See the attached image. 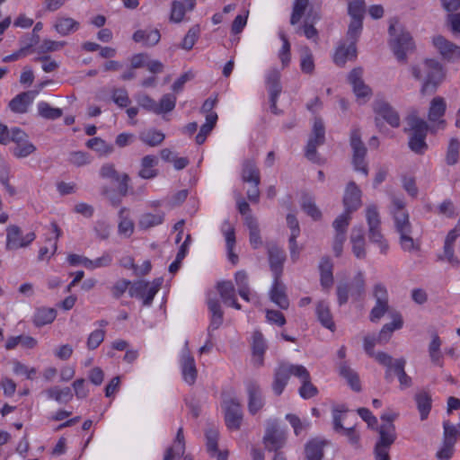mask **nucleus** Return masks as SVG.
Returning a JSON list of instances; mask_svg holds the SVG:
<instances>
[{
	"label": "nucleus",
	"mask_w": 460,
	"mask_h": 460,
	"mask_svg": "<svg viewBox=\"0 0 460 460\" xmlns=\"http://www.w3.org/2000/svg\"><path fill=\"white\" fill-rule=\"evenodd\" d=\"M356 57L357 49L354 44L346 45L345 43H341L336 49L333 56V61L337 66H342L348 60H352L356 58Z\"/></svg>",
	"instance_id": "nucleus-27"
},
{
	"label": "nucleus",
	"mask_w": 460,
	"mask_h": 460,
	"mask_svg": "<svg viewBox=\"0 0 460 460\" xmlns=\"http://www.w3.org/2000/svg\"><path fill=\"white\" fill-rule=\"evenodd\" d=\"M376 359L387 370L385 372V378H389L391 371H394L398 377L400 388L402 390L407 389L412 385V379L405 372L406 360L403 358L394 359L390 355L385 352L376 353Z\"/></svg>",
	"instance_id": "nucleus-4"
},
{
	"label": "nucleus",
	"mask_w": 460,
	"mask_h": 460,
	"mask_svg": "<svg viewBox=\"0 0 460 460\" xmlns=\"http://www.w3.org/2000/svg\"><path fill=\"white\" fill-rule=\"evenodd\" d=\"M374 111L376 115L385 119L393 128L400 126V116L398 112L386 102L378 101L375 103Z\"/></svg>",
	"instance_id": "nucleus-19"
},
{
	"label": "nucleus",
	"mask_w": 460,
	"mask_h": 460,
	"mask_svg": "<svg viewBox=\"0 0 460 460\" xmlns=\"http://www.w3.org/2000/svg\"><path fill=\"white\" fill-rule=\"evenodd\" d=\"M248 394V409L251 414L257 413L264 405L259 385L254 382H249L246 385Z\"/></svg>",
	"instance_id": "nucleus-22"
},
{
	"label": "nucleus",
	"mask_w": 460,
	"mask_h": 460,
	"mask_svg": "<svg viewBox=\"0 0 460 460\" xmlns=\"http://www.w3.org/2000/svg\"><path fill=\"white\" fill-rule=\"evenodd\" d=\"M368 237L372 243L378 245L382 253L385 254L387 252L389 245L381 233L380 226L368 227Z\"/></svg>",
	"instance_id": "nucleus-56"
},
{
	"label": "nucleus",
	"mask_w": 460,
	"mask_h": 460,
	"mask_svg": "<svg viewBox=\"0 0 460 460\" xmlns=\"http://www.w3.org/2000/svg\"><path fill=\"white\" fill-rule=\"evenodd\" d=\"M279 37L282 41V46L278 52V57L282 64V66L286 67L289 65L291 60L290 43L283 31L279 32Z\"/></svg>",
	"instance_id": "nucleus-54"
},
{
	"label": "nucleus",
	"mask_w": 460,
	"mask_h": 460,
	"mask_svg": "<svg viewBox=\"0 0 460 460\" xmlns=\"http://www.w3.org/2000/svg\"><path fill=\"white\" fill-rule=\"evenodd\" d=\"M280 73L277 69H271L266 75V84L269 93H280L281 85L279 83Z\"/></svg>",
	"instance_id": "nucleus-59"
},
{
	"label": "nucleus",
	"mask_w": 460,
	"mask_h": 460,
	"mask_svg": "<svg viewBox=\"0 0 460 460\" xmlns=\"http://www.w3.org/2000/svg\"><path fill=\"white\" fill-rule=\"evenodd\" d=\"M325 140V129L321 119H315L313 126L312 134L305 148V156L312 162H318L316 149L323 145Z\"/></svg>",
	"instance_id": "nucleus-12"
},
{
	"label": "nucleus",
	"mask_w": 460,
	"mask_h": 460,
	"mask_svg": "<svg viewBox=\"0 0 460 460\" xmlns=\"http://www.w3.org/2000/svg\"><path fill=\"white\" fill-rule=\"evenodd\" d=\"M332 262L329 258H323L320 265L321 285L323 288H330L333 284Z\"/></svg>",
	"instance_id": "nucleus-44"
},
{
	"label": "nucleus",
	"mask_w": 460,
	"mask_h": 460,
	"mask_svg": "<svg viewBox=\"0 0 460 460\" xmlns=\"http://www.w3.org/2000/svg\"><path fill=\"white\" fill-rule=\"evenodd\" d=\"M208 307L211 314L210 324L208 326V332H211L218 329L222 324L223 311L221 310V305L217 299H208Z\"/></svg>",
	"instance_id": "nucleus-35"
},
{
	"label": "nucleus",
	"mask_w": 460,
	"mask_h": 460,
	"mask_svg": "<svg viewBox=\"0 0 460 460\" xmlns=\"http://www.w3.org/2000/svg\"><path fill=\"white\" fill-rule=\"evenodd\" d=\"M408 125L411 130L409 140V146L411 151L416 154H424L428 149L426 137L429 130L427 122L417 116H410L408 118Z\"/></svg>",
	"instance_id": "nucleus-5"
},
{
	"label": "nucleus",
	"mask_w": 460,
	"mask_h": 460,
	"mask_svg": "<svg viewBox=\"0 0 460 460\" xmlns=\"http://www.w3.org/2000/svg\"><path fill=\"white\" fill-rule=\"evenodd\" d=\"M269 264L273 279H280L283 273L284 262L286 261L285 251L274 243L266 245Z\"/></svg>",
	"instance_id": "nucleus-16"
},
{
	"label": "nucleus",
	"mask_w": 460,
	"mask_h": 460,
	"mask_svg": "<svg viewBox=\"0 0 460 460\" xmlns=\"http://www.w3.org/2000/svg\"><path fill=\"white\" fill-rule=\"evenodd\" d=\"M158 164V159L155 155H146L141 160V169L138 172L139 177L143 179H153L157 176L158 172L155 167Z\"/></svg>",
	"instance_id": "nucleus-33"
},
{
	"label": "nucleus",
	"mask_w": 460,
	"mask_h": 460,
	"mask_svg": "<svg viewBox=\"0 0 460 460\" xmlns=\"http://www.w3.org/2000/svg\"><path fill=\"white\" fill-rule=\"evenodd\" d=\"M349 285L350 297L358 300L365 292V277L362 271H358Z\"/></svg>",
	"instance_id": "nucleus-49"
},
{
	"label": "nucleus",
	"mask_w": 460,
	"mask_h": 460,
	"mask_svg": "<svg viewBox=\"0 0 460 460\" xmlns=\"http://www.w3.org/2000/svg\"><path fill=\"white\" fill-rule=\"evenodd\" d=\"M176 100V96L173 94H164L157 103V114L172 111L175 107Z\"/></svg>",
	"instance_id": "nucleus-63"
},
{
	"label": "nucleus",
	"mask_w": 460,
	"mask_h": 460,
	"mask_svg": "<svg viewBox=\"0 0 460 460\" xmlns=\"http://www.w3.org/2000/svg\"><path fill=\"white\" fill-rule=\"evenodd\" d=\"M101 177L119 183V192L125 196L128 193L129 176L127 173L119 174L112 164H105L100 170Z\"/></svg>",
	"instance_id": "nucleus-17"
},
{
	"label": "nucleus",
	"mask_w": 460,
	"mask_h": 460,
	"mask_svg": "<svg viewBox=\"0 0 460 460\" xmlns=\"http://www.w3.org/2000/svg\"><path fill=\"white\" fill-rule=\"evenodd\" d=\"M350 243L353 254L359 260L365 259L367 255L366 241L362 227L352 228Z\"/></svg>",
	"instance_id": "nucleus-24"
},
{
	"label": "nucleus",
	"mask_w": 460,
	"mask_h": 460,
	"mask_svg": "<svg viewBox=\"0 0 460 460\" xmlns=\"http://www.w3.org/2000/svg\"><path fill=\"white\" fill-rule=\"evenodd\" d=\"M234 280L238 288V294L243 300L249 302L251 300V289L247 273L244 270L237 271L234 275Z\"/></svg>",
	"instance_id": "nucleus-46"
},
{
	"label": "nucleus",
	"mask_w": 460,
	"mask_h": 460,
	"mask_svg": "<svg viewBox=\"0 0 460 460\" xmlns=\"http://www.w3.org/2000/svg\"><path fill=\"white\" fill-rule=\"evenodd\" d=\"M315 314L321 324L332 331L335 327L332 314L331 313L330 305L326 301H319L315 306Z\"/></svg>",
	"instance_id": "nucleus-28"
},
{
	"label": "nucleus",
	"mask_w": 460,
	"mask_h": 460,
	"mask_svg": "<svg viewBox=\"0 0 460 460\" xmlns=\"http://www.w3.org/2000/svg\"><path fill=\"white\" fill-rule=\"evenodd\" d=\"M270 296V300L281 309H287L289 306V301L286 294V287L281 282L280 279H273Z\"/></svg>",
	"instance_id": "nucleus-23"
},
{
	"label": "nucleus",
	"mask_w": 460,
	"mask_h": 460,
	"mask_svg": "<svg viewBox=\"0 0 460 460\" xmlns=\"http://www.w3.org/2000/svg\"><path fill=\"white\" fill-rule=\"evenodd\" d=\"M402 327V318L400 314L394 313L393 314V321L390 323H386L383 326L381 329L378 336H377V341L378 343H386L393 332L395 330H399Z\"/></svg>",
	"instance_id": "nucleus-32"
},
{
	"label": "nucleus",
	"mask_w": 460,
	"mask_h": 460,
	"mask_svg": "<svg viewBox=\"0 0 460 460\" xmlns=\"http://www.w3.org/2000/svg\"><path fill=\"white\" fill-rule=\"evenodd\" d=\"M444 436L443 441L449 445H454L456 439L460 438V424H452L448 420L443 422Z\"/></svg>",
	"instance_id": "nucleus-52"
},
{
	"label": "nucleus",
	"mask_w": 460,
	"mask_h": 460,
	"mask_svg": "<svg viewBox=\"0 0 460 460\" xmlns=\"http://www.w3.org/2000/svg\"><path fill=\"white\" fill-rule=\"evenodd\" d=\"M12 142L15 146L12 149L17 158H25L36 151V146L28 139V135L19 128H13Z\"/></svg>",
	"instance_id": "nucleus-14"
},
{
	"label": "nucleus",
	"mask_w": 460,
	"mask_h": 460,
	"mask_svg": "<svg viewBox=\"0 0 460 460\" xmlns=\"http://www.w3.org/2000/svg\"><path fill=\"white\" fill-rule=\"evenodd\" d=\"M113 261V257L110 252H103L102 256L96 258L95 260H88L86 261L87 265L86 269L90 270H93L98 268H105L109 267Z\"/></svg>",
	"instance_id": "nucleus-62"
},
{
	"label": "nucleus",
	"mask_w": 460,
	"mask_h": 460,
	"mask_svg": "<svg viewBox=\"0 0 460 460\" xmlns=\"http://www.w3.org/2000/svg\"><path fill=\"white\" fill-rule=\"evenodd\" d=\"M46 393L49 399L55 400L58 402H67L73 397L69 387L58 388L55 386L47 390Z\"/></svg>",
	"instance_id": "nucleus-53"
},
{
	"label": "nucleus",
	"mask_w": 460,
	"mask_h": 460,
	"mask_svg": "<svg viewBox=\"0 0 460 460\" xmlns=\"http://www.w3.org/2000/svg\"><path fill=\"white\" fill-rule=\"evenodd\" d=\"M37 109L39 114L47 119H57L60 118L63 114V111L59 108H54L51 107L48 102H40L37 104Z\"/></svg>",
	"instance_id": "nucleus-55"
},
{
	"label": "nucleus",
	"mask_w": 460,
	"mask_h": 460,
	"mask_svg": "<svg viewBox=\"0 0 460 460\" xmlns=\"http://www.w3.org/2000/svg\"><path fill=\"white\" fill-rule=\"evenodd\" d=\"M446 111V102L442 97H435L431 102L429 110V120L431 123L438 122V126L433 127L431 128L432 131H436L438 128H444L445 120L441 118L443 117Z\"/></svg>",
	"instance_id": "nucleus-20"
},
{
	"label": "nucleus",
	"mask_w": 460,
	"mask_h": 460,
	"mask_svg": "<svg viewBox=\"0 0 460 460\" xmlns=\"http://www.w3.org/2000/svg\"><path fill=\"white\" fill-rule=\"evenodd\" d=\"M217 121V113H208L206 115V122L201 126L199 132L196 136V143L198 145H201L205 142L208 135L211 132V130L216 126Z\"/></svg>",
	"instance_id": "nucleus-48"
},
{
	"label": "nucleus",
	"mask_w": 460,
	"mask_h": 460,
	"mask_svg": "<svg viewBox=\"0 0 460 460\" xmlns=\"http://www.w3.org/2000/svg\"><path fill=\"white\" fill-rule=\"evenodd\" d=\"M340 375L345 378L352 390L359 392L361 390L360 381L358 374L343 361L339 366Z\"/></svg>",
	"instance_id": "nucleus-41"
},
{
	"label": "nucleus",
	"mask_w": 460,
	"mask_h": 460,
	"mask_svg": "<svg viewBox=\"0 0 460 460\" xmlns=\"http://www.w3.org/2000/svg\"><path fill=\"white\" fill-rule=\"evenodd\" d=\"M164 220V213L163 211H157L155 213L146 212L140 216L137 226L141 230H148L162 225Z\"/></svg>",
	"instance_id": "nucleus-31"
},
{
	"label": "nucleus",
	"mask_w": 460,
	"mask_h": 460,
	"mask_svg": "<svg viewBox=\"0 0 460 460\" xmlns=\"http://www.w3.org/2000/svg\"><path fill=\"white\" fill-rule=\"evenodd\" d=\"M290 376L285 364H281L275 371L274 381L272 389L277 395L282 394L285 386L287 385Z\"/></svg>",
	"instance_id": "nucleus-42"
},
{
	"label": "nucleus",
	"mask_w": 460,
	"mask_h": 460,
	"mask_svg": "<svg viewBox=\"0 0 460 460\" xmlns=\"http://www.w3.org/2000/svg\"><path fill=\"white\" fill-rule=\"evenodd\" d=\"M87 147L96 151L101 155H107L113 152V146L100 137H93L86 142Z\"/></svg>",
	"instance_id": "nucleus-57"
},
{
	"label": "nucleus",
	"mask_w": 460,
	"mask_h": 460,
	"mask_svg": "<svg viewBox=\"0 0 460 460\" xmlns=\"http://www.w3.org/2000/svg\"><path fill=\"white\" fill-rule=\"evenodd\" d=\"M365 10L366 6L363 0H354L349 3L348 13L351 21L359 19L363 22Z\"/></svg>",
	"instance_id": "nucleus-61"
},
{
	"label": "nucleus",
	"mask_w": 460,
	"mask_h": 460,
	"mask_svg": "<svg viewBox=\"0 0 460 460\" xmlns=\"http://www.w3.org/2000/svg\"><path fill=\"white\" fill-rule=\"evenodd\" d=\"M308 4L309 0H295L290 17V23L292 25H296L300 22L308 7Z\"/></svg>",
	"instance_id": "nucleus-60"
},
{
	"label": "nucleus",
	"mask_w": 460,
	"mask_h": 460,
	"mask_svg": "<svg viewBox=\"0 0 460 460\" xmlns=\"http://www.w3.org/2000/svg\"><path fill=\"white\" fill-rule=\"evenodd\" d=\"M56 31L61 36H67L80 28V23L71 17H58L54 23Z\"/></svg>",
	"instance_id": "nucleus-30"
},
{
	"label": "nucleus",
	"mask_w": 460,
	"mask_h": 460,
	"mask_svg": "<svg viewBox=\"0 0 460 460\" xmlns=\"http://www.w3.org/2000/svg\"><path fill=\"white\" fill-rule=\"evenodd\" d=\"M252 347L253 354V363L254 365L261 367L263 364V355L267 348L265 340L261 332L257 331L253 332Z\"/></svg>",
	"instance_id": "nucleus-29"
},
{
	"label": "nucleus",
	"mask_w": 460,
	"mask_h": 460,
	"mask_svg": "<svg viewBox=\"0 0 460 460\" xmlns=\"http://www.w3.org/2000/svg\"><path fill=\"white\" fill-rule=\"evenodd\" d=\"M5 249L14 251L28 247L36 238L34 232L22 235V229L16 225H10L6 227Z\"/></svg>",
	"instance_id": "nucleus-9"
},
{
	"label": "nucleus",
	"mask_w": 460,
	"mask_h": 460,
	"mask_svg": "<svg viewBox=\"0 0 460 460\" xmlns=\"http://www.w3.org/2000/svg\"><path fill=\"white\" fill-rule=\"evenodd\" d=\"M180 367L182 378L188 385H193L197 378V367L193 356L189 349V341H185L180 355Z\"/></svg>",
	"instance_id": "nucleus-13"
},
{
	"label": "nucleus",
	"mask_w": 460,
	"mask_h": 460,
	"mask_svg": "<svg viewBox=\"0 0 460 460\" xmlns=\"http://www.w3.org/2000/svg\"><path fill=\"white\" fill-rule=\"evenodd\" d=\"M432 44L444 60L450 63L460 62V46L442 35L434 36Z\"/></svg>",
	"instance_id": "nucleus-10"
},
{
	"label": "nucleus",
	"mask_w": 460,
	"mask_h": 460,
	"mask_svg": "<svg viewBox=\"0 0 460 460\" xmlns=\"http://www.w3.org/2000/svg\"><path fill=\"white\" fill-rule=\"evenodd\" d=\"M389 45L400 62H405L408 53L413 51L415 45L411 34L398 22L396 19L390 20Z\"/></svg>",
	"instance_id": "nucleus-2"
},
{
	"label": "nucleus",
	"mask_w": 460,
	"mask_h": 460,
	"mask_svg": "<svg viewBox=\"0 0 460 460\" xmlns=\"http://www.w3.org/2000/svg\"><path fill=\"white\" fill-rule=\"evenodd\" d=\"M415 402L420 412V420H426L431 410L432 400L430 394L426 391H420L415 394Z\"/></svg>",
	"instance_id": "nucleus-43"
},
{
	"label": "nucleus",
	"mask_w": 460,
	"mask_h": 460,
	"mask_svg": "<svg viewBox=\"0 0 460 460\" xmlns=\"http://www.w3.org/2000/svg\"><path fill=\"white\" fill-rule=\"evenodd\" d=\"M245 225L249 229V240L252 247L258 249L261 246L262 241L257 219L252 215H247L245 217Z\"/></svg>",
	"instance_id": "nucleus-39"
},
{
	"label": "nucleus",
	"mask_w": 460,
	"mask_h": 460,
	"mask_svg": "<svg viewBox=\"0 0 460 460\" xmlns=\"http://www.w3.org/2000/svg\"><path fill=\"white\" fill-rule=\"evenodd\" d=\"M57 316V312L53 308L40 307L35 311L33 315V323L38 326H43L51 323Z\"/></svg>",
	"instance_id": "nucleus-45"
},
{
	"label": "nucleus",
	"mask_w": 460,
	"mask_h": 460,
	"mask_svg": "<svg viewBox=\"0 0 460 460\" xmlns=\"http://www.w3.org/2000/svg\"><path fill=\"white\" fill-rule=\"evenodd\" d=\"M241 177L243 181L261 182L260 170L254 161L246 159L243 163Z\"/></svg>",
	"instance_id": "nucleus-38"
},
{
	"label": "nucleus",
	"mask_w": 460,
	"mask_h": 460,
	"mask_svg": "<svg viewBox=\"0 0 460 460\" xmlns=\"http://www.w3.org/2000/svg\"><path fill=\"white\" fill-rule=\"evenodd\" d=\"M343 204L347 211H355L361 206V190L354 181L349 182L346 187Z\"/></svg>",
	"instance_id": "nucleus-21"
},
{
	"label": "nucleus",
	"mask_w": 460,
	"mask_h": 460,
	"mask_svg": "<svg viewBox=\"0 0 460 460\" xmlns=\"http://www.w3.org/2000/svg\"><path fill=\"white\" fill-rule=\"evenodd\" d=\"M446 24L456 38H460V12L447 14Z\"/></svg>",
	"instance_id": "nucleus-64"
},
{
	"label": "nucleus",
	"mask_w": 460,
	"mask_h": 460,
	"mask_svg": "<svg viewBox=\"0 0 460 460\" xmlns=\"http://www.w3.org/2000/svg\"><path fill=\"white\" fill-rule=\"evenodd\" d=\"M140 140L150 146H156L164 140V134L155 129H147L140 133Z\"/></svg>",
	"instance_id": "nucleus-50"
},
{
	"label": "nucleus",
	"mask_w": 460,
	"mask_h": 460,
	"mask_svg": "<svg viewBox=\"0 0 460 460\" xmlns=\"http://www.w3.org/2000/svg\"><path fill=\"white\" fill-rule=\"evenodd\" d=\"M362 76L363 69L361 67L352 69L348 75V80L358 99L368 98L371 95V89L364 83Z\"/></svg>",
	"instance_id": "nucleus-18"
},
{
	"label": "nucleus",
	"mask_w": 460,
	"mask_h": 460,
	"mask_svg": "<svg viewBox=\"0 0 460 460\" xmlns=\"http://www.w3.org/2000/svg\"><path fill=\"white\" fill-rule=\"evenodd\" d=\"M223 409L226 427L230 430H238L243 417L240 402L234 398L226 399L223 402Z\"/></svg>",
	"instance_id": "nucleus-11"
},
{
	"label": "nucleus",
	"mask_w": 460,
	"mask_h": 460,
	"mask_svg": "<svg viewBox=\"0 0 460 460\" xmlns=\"http://www.w3.org/2000/svg\"><path fill=\"white\" fill-rule=\"evenodd\" d=\"M221 230L226 239L229 259L233 263H236L238 257L233 252L234 247L235 245L234 228L228 221H225L222 225Z\"/></svg>",
	"instance_id": "nucleus-36"
},
{
	"label": "nucleus",
	"mask_w": 460,
	"mask_h": 460,
	"mask_svg": "<svg viewBox=\"0 0 460 460\" xmlns=\"http://www.w3.org/2000/svg\"><path fill=\"white\" fill-rule=\"evenodd\" d=\"M286 438V432L279 428L275 420L270 421L268 423L266 432L263 438L265 447L268 450H279L285 445Z\"/></svg>",
	"instance_id": "nucleus-15"
},
{
	"label": "nucleus",
	"mask_w": 460,
	"mask_h": 460,
	"mask_svg": "<svg viewBox=\"0 0 460 460\" xmlns=\"http://www.w3.org/2000/svg\"><path fill=\"white\" fill-rule=\"evenodd\" d=\"M349 409L344 404H339L332 407V427L335 432L343 429L342 421L345 420Z\"/></svg>",
	"instance_id": "nucleus-51"
},
{
	"label": "nucleus",
	"mask_w": 460,
	"mask_h": 460,
	"mask_svg": "<svg viewBox=\"0 0 460 460\" xmlns=\"http://www.w3.org/2000/svg\"><path fill=\"white\" fill-rule=\"evenodd\" d=\"M379 438L375 445V460H390L389 451L396 439L393 423H384L378 428Z\"/></svg>",
	"instance_id": "nucleus-6"
},
{
	"label": "nucleus",
	"mask_w": 460,
	"mask_h": 460,
	"mask_svg": "<svg viewBox=\"0 0 460 460\" xmlns=\"http://www.w3.org/2000/svg\"><path fill=\"white\" fill-rule=\"evenodd\" d=\"M350 146L353 151L352 164L356 172H362L365 176L368 174L367 164L365 161L367 148L361 141V135L358 128H353L350 133Z\"/></svg>",
	"instance_id": "nucleus-7"
},
{
	"label": "nucleus",
	"mask_w": 460,
	"mask_h": 460,
	"mask_svg": "<svg viewBox=\"0 0 460 460\" xmlns=\"http://www.w3.org/2000/svg\"><path fill=\"white\" fill-rule=\"evenodd\" d=\"M33 94L31 92L22 93L16 95L10 102L9 108L16 113H24L33 101Z\"/></svg>",
	"instance_id": "nucleus-34"
},
{
	"label": "nucleus",
	"mask_w": 460,
	"mask_h": 460,
	"mask_svg": "<svg viewBox=\"0 0 460 460\" xmlns=\"http://www.w3.org/2000/svg\"><path fill=\"white\" fill-rule=\"evenodd\" d=\"M325 442L318 439L309 441L305 446V456L307 460H322Z\"/></svg>",
	"instance_id": "nucleus-47"
},
{
	"label": "nucleus",
	"mask_w": 460,
	"mask_h": 460,
	"mask_svg": "<svg viewBox=\"0 0 460 460\" xmlns=\"http://www.w3.org/2000/svg\"><path fill=\"white\" fill-rule=\"evenodd\" d=\"M411 73L415 79L422 80L423 93L429 87H435L444 78L442 65L436 59H427L424 63L411 67Z\"/></svg>",
	"instance_id": "nucleus-3"
},
{
	"label": "nucleus",
	"mask_w": 460,
	"mask_h": 460,
	"mask_svg": "<svg viewBox=\"0 0 460 460\" xmlns=\"http://www.w3.org/2000/svg\"><path fill=\"white\" fill-rule=\"evenodd\" d=\"M195 3L192 0L173 1L172 3L170 20L173 22H181L185 15L186 9L192 10Z\"/></svg>",
	"instance_id": "nucleus-40"
},
{
	"label": "nucleus",
	"mask_w": 460,
	"mask_h": 460,
	"mask_svg": "<svg viewBox=\"0 0 460 460\" xmlns=\"http://www.w3.org/2000/svg\"><path fill=\"white\" fill-rule=\"evenodd\" d=\"M442 340L438 333L431 334V340L428 346V352L433 365L442 367L444 366V353L441 350Z\"/></svg>",
	"instance_id": "nucleus-25"
},
{
	"label": "nucleus",
	"mask_w": 460,
	"mask_h": 460,
	"mask_svg": "<svg viewBox=\"0 0 460 460\" xmlns=\"http://www.w3.org/2000/svg\"><path fill=\"white\" fill-rule=\"evenodd\" d=\"M217 288L221 296V299L226 305L236 297L235 289L231 281L218 282Z\"/></svg>",
	"instance_id": "nucleus-58"
},
{
	"label": "nucleus",
	"mask_w": 460,
	"mask_h": 460,
	"mask_svg": "<svg viewBox=\"0 0 460 460\" xmlns=\"http://www.w3.org/2000/svg\"><path fill=\"white\" fill-rule=\"evenodd\" d=\"M161 35L158 30H138L133 34L136 42H141L145 46H155L160 40Z\"/></svg>",
	"instance_id": "nucleus-37"
},
{
	"label": "nucleus",
	"mask_w": 460,
	"mask_h": 460,
	"mask_svg": "<svg viewBox=\"0 0 460 460\" xmlns=\"http://www.w3.org/2000/svg\"><path fill=\"white\" fill-rule=\"evenodd\" d=\"M160 285L161 282L159 280L154 281L153 283L144 280L136 281L131 283L128 294L131 297L141 299L143 305L150 306L160 288Z\"/></svg>",
	"instance_id": "nucleus-8"
},
{
	"label": "nucleus",
	"mask_w": 460,
	"mask_h": 460,
	"mask_svg": "<svg viewBox=\"0 0 460 460\" xmlns=\"http://www.w3.org/2000/svg\"><path fill=\"white\" fill-rule=\"evenodd\" d=\"M390 209L394 217L395 230L400 234L401 248L408 252L419 251L420 244L411 236V225L409 220V215L404 208L403 200L394 198Z\"/></svg>",
	"instance_id": "nucleus-1"
},
{
	"label": "nucleus",
	"mask_w": 460,
	"mask_h": 460,
	"mask_svg": "<svg viewBox=\"0 0 460 460\" xmlns=\"http://www.w3.org/2000/svg\"><path fill=\"white\" fill-rule=\"evenodd\" d=\"M135 225L130 217L129 210L121 208L119 211L118 234L125 238H129L134 233Z\"/></svg>",
	"instance_id": "nucleus-26"
}]
</instances>
